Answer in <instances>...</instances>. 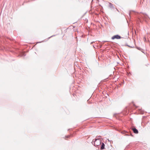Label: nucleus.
Instances as JSON below:
<instances>
[{
    "instance_id": "nucleus-1",
    "label": "nucleus",
    "mask_w": 150,
    "mask_h": 150,
    "mask_svg": "<svg viewBox=\"0 0 150 150\" xmlns=\"http://www.w3.org/2000/svg\"><path fill=\"white\" fill-rule=\"evenodd\" d=\"M121 38V37L118 35H115L113 36L112 38V39H120Z\"/></svg>"
},
{
    "instance_id": "nucleus-2",
    "label": "nucleus",
    "mask_w": 150,
    "mask_h": 150,
    "mask_svg": "<svg viewBox=\"0 0 150 150\" xmlns=\"http://www.w3.org/2000/svg\"><path fill=\"white\" fill-rule=\"evenodd\" d=\"M132 130L134 133L136 134H138V130L136 128H132Z\"/></svg>"
},
{
    "instance_id": "nucleus-3",
    "label": "nucleus",
    "mask_w": 150,
    "mask_h": 150,
    "mask_svg": "<svg viewBox=\"0 0 150 150\" xmlns=\"http://www.w3.org/2000/svg\"><path fill=\"white\" fill-rule=\"evenodd\" d=\"M105 147V144L103 143L101 145V147H100L101 149H104Z\"/></svg>"
},
{
    "instance_id": "nucleus-4",
    "label": "nucleus",
    "mask_w": 150,
    "mask_h": 150,
    "mask_svg": "<svg viewBox=\"0 0 150 150\" xmlns=\"http://www.w3.org/2000/svg\"><path fill=\"white\" fill-rule=\"evenodd\" d=\"M70 136L69 135L67 136H65V139H66L67 138H69L70 137Z\"/></svg>"
},
{
    "instance_id": "nucleus-5",
    "label": "nucleus",
    "mask_w": 150,
    "mask_h": 150,
    "mask_svg": "<svg viewBox=\"0 0 150 150\" xmlns=\"http://www.w3.org/2000/svg\"><path fill=\"white\" fill-rule=\"evenodd\" d=\"M97 141H99V140H95V141L94 143H95H95H96V142H97Z\"/></svg>"
}]
</instances>
